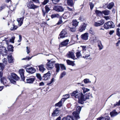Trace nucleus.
Returning a JSON list of instances; mask_svg holds the SVG:
<instances>
[{"label":"nucleus","instance_id":"nucleus-18","mask_svg":"<svg viewBox=\"0 0 120 120\" xmlns=\"http://www.w3.org/2000/svg\"><path fill=\"white\" fill-rule=\"evenodd\" d=\"M68 57V58H71L73 59L74 60V59L75 56L74 54V53L73 52L71 51L69 52L67 54Z\"/></svg>","mask_w":120,"mask_h":120},{"label":"nucleus","instance_id":"nucleus-63","mask_svg":"<svg viewBox=\"0 0 120 120\" xmlns=\"http://www.w3.org/2000/svg\"><path fill=\"white\" fill-rule=\"evenodd\" d=\"M44 85V83L43 82H42L39 83V86H42Z\"/></svg>","mask_w":120,"mask_h":120},{"label":"nucleus","instance_id":"nucleus-54","mask_svg":"<svg viewBox=\"0 0 120 120\" xmlns=\"http://www.w3.org/2000/svg\"><path fill=\"white\" fill-rule=\"evenodd\" d=\"M89 33L90 34L92 35H94L95 34L93 30H92V28L91 27L90 29V30L89 31Z\"/></svg>","mask_w":120,"mask_h":120},{"label":"nucleus","instance_id":"nucleus-61","mask_svg":"<svg viewBox=\"0 0 120 120\" xmlns=\"http://www.w3.org/2000/svg\"><path fill=\"white\" fill-rule=\"evenodd\" d=\"M26 52L27 54H28L30 52V50L29 48H28V47H26Z\"/></svg>","mask_w":120,"mask_h":120},{"label":"nucleus","instance_id":"nucleus-6","mask_svg":"<svg viewBox=\"0 0 120 120\" xmlns=\"http://www.w3.org/2000/svg\"><path fill=\"white\" fill-rule=\"evenodd\" d=\"M64 9L63 7L59 5L55 6L53 8V10L58 12H62L64 10Z\"/></svg>","mask_w":120,"mask_h":120},{"label":"nucleus","instance_id":"nucleus-26","mask_svg":"<svg viewBox=\"0 0 120 120\" xmlns=\"http://www.w3.org/2000/svg\"><path fill=\"white\" fill-rule=\"evenodd\" d=\"M66 61L67 64L68 65H71L73 66L75 65V64L73 61H71L69 60H67Z\"/></svg>","mask_w":120,"mask_h":120},{"label":"nucleus","instance_id":"nucleus-41","mask_svg":"<svg viewBox=\"0 0 120 120\" xmlns=\"http://www.w3.org/2000/svg\"><path fill=\"white\" fill-rule=\"evenodd\" d=\"M76 55L77 58H79L80 56H81L80 51H78L76 53Z\"/></svg>","mask_w":120,"mask_h":120},{"label":"nucleus","instance_id":"nucleus-48","mask_svg":"<svg viewBox=\"0 0 120 120\" xmlns=\"http://www.w3.org/2000/svg\"><path fill=\"white\" fill-rule=\"evenodd\" d=\"M33 57V56H32L31 57H30L29 56H26L25 58H23L22 59V60H30L32 57Z\"/></svg>","mask_w":120,"mask_h":120},{"label":"nucleus","instance_id":"nucleus-21","mask_svg":"<svg viewBox=\"0 0 120 120\" xmlns=\"http://www.w3.org/2000/svg\"><path fill=\"white\" fill-rule=\"evenodd\" d=\"M34 80L35 79L34 78H30L26 79V82L28 83H33V82L34 81Z\"/></svg>","mask_w":120,"mask_h":120},{"label":"nucleus","instance_id":"nucleus-34","mask_svg":"<svg viewBox=\"0 0 120 120\" xmlns=\"http://www.w3.org/2000/svg\"><path fill=\"white\" fill-rule=\"evenodd\" d=\"M67 3L69 6L72 7L73 5V0H67Z\"/></svg>","mask_w":120,"mask_h":120},{"label":"nucleus","instance_id":"nucleus-36","mask_svg":"<svg viewBox=\"0 0 120 120\" xmlns=\"http://www.w3.org/2000/svg\"><path fill=\"white\" fill-rule=\"evenodd\" d=\"M95 13L97 15H102V11H100L96 10Z\"/></svg>","mask_w":120,"mask_h":120},{"label":"nucleus","instance_id":"nucleus-64","mask_svg":"<svg viewBox=\"0 0 120 120\" xmlns=\"http://www.w3.org/2000/svg\"><path fill=\"white\" fill-rule=\"evenodd\" d=\"M104 18L106 20H107L109 19V17L108 16H104Z\"/></svg>","mask_w":120,"mask_h":120},{"label":"nucleus","instance_id":"nucleus-20","mask_svg":"<svg viewBox=\"0 0 120 120\" xmlns=\"http://www.w3.org/2000/svg\"><path fill=\"white\" fill-rule=\"evenodd\" d=\"M8 62L9 63H11L13 62L14 59L12 55H8Z\"/></svg>","mask_w":120,"mask_h":120},{"label":"nucleus","instance_id":"nucleus-60","mask_svg":"<svg viewBox=\"0 0 120 120\" xmlns=\"http://www.w3.org/2000/svg\"><path fill=\"white\" fill-rule=\"evenodd\" d=\"M20 76L21 80L24 81L25 79V77L24 76V75H20Z\"/></svg>","mask_w":120,"mask_h":120},{"label":"nucleus","instance_id":"nucleus-52","mask_svg":"<svg viewBox=\"0 0 120 120\" xmlns=\"http://www.w3.org/2000/svg\"><path fill=\"white\" fill-rule=\"evenodd\" d=\"M15 38V36H13L12 37L11 39H10V41L12 43H14V40Z\"/></svg>","mask_w":120,"mask_h":120},{"label":"nucleus","instance_id":"nucleus-57","mask_svg":"<svg viewBox=\"0 0 120 120\" xmlns=\"http://www.w3.org/2000/svg\"><path fill=\"white\" fill-rule=\"evenodd\" d=\"M54 78H52V79L51 81H50V82L47 83V85H48L51 84L54 81Z\"/></svg>","mask_w":120,"mask_h":120},{"label":"nucleus","instance_id":"nucleus-55","mask_svg":"<svg viewBox=\"0 0 120 120\" xmlns=\"http://www.w3.org/2000/svg\"><path fill=\"white\" fill-rule=\"evenodd\" d=\"M49 1V0H44L42 2V4L43 5H45L48 3Z\"/></svg>","mask_w":120,"mask_h":120},{"label":"nucleus","instance_id":"nucleus-2","mask_svg":"<svg viewBox=\"0 0 120 120\" xmlns=\"http://www.w3.org/2000/svg\"><path fill=\"white\" fill-rule=\"evenodd\" d=\"M71 96L76 98H77L78 99V102L80 103L79 101L81 99V96H82V93L79 92L78 91H74L71 94Z\"/></svg>","mask_w":120,"mask_h":120},{"label":"nucleus","instance_id":"nucleus-51","mask_svg":"<svg viewBox=\"0 0 120 120\" xmlns=\"http://www.w3.org/2000/svg\"><path fill=\"white\" fill-rule=\"evenodd\" d=\"M0 70L3 71L4 68V65L3 64L0 63Z\"/></svg>","mask_w":120,"mask_h":120},{"label":"nucleus","instance_id":"nucleus-59","mask_svg":"<svg viewBox=\"0 0 120 120\" xmlns=\"http://www.w3.org/2000/svg\"><path fill=\"white\" fill-rule=\"evenodd\" d=\"M2 61L4 63L6 64L7 63V59L5 58H4L3 59Z\"/></svg>","mask_w":120,"mask_h":120},{"label":"nucleus","instance_id":"nucleus-33","mask_svg":"<svg viewBox=\"0 0 120 120\" xmlns=\"http://www.w3.org/2000/svg\"><path fill=\"white\" fill-rule=\"evenodd\" d=\"M109 12L110 11L107 10H105L102 11V14H103L105 15H108L109 14Z\"/></svg>","mask_w":120,"mask_h":120},{"label":"nucleus","instance_id":"nucleus-12","mask_svg":"<svg viewBox=\"0 0 120 120\" xmlns=\"http://www.w3.org/2000/svg\"><path fill=\"white\" fill-rule=\"evenodd\" d=\"M45 11L43 9H42V10L43 13V15L44 17H45V14L48 13V12L50 10L49 8L48 7V5H46L45 6Z\"/></svg>","mask_w":120,"mask_h":120},{"label":"nucleus","instance_id":"nucleus-40","mask_svg":"<svg viewBox=\"0 0 120 120\" xmlns=\"http://www.w3.org/2000/svg\"><path fill=\"white\" fill-rule=\"evenodd\" d=\"M79 20L82 21H83L85 20L84 18L83 15H81L79 18Z\"/></svg>","mask_w":120,"mask_h":120},{"label":"nucleus","instance_id":"nucleus-29","mask_svg":"<svg viewBox=\"0 0 120 120\" xmlns=\"http://www.w3.org/2000/svg\"><path fill=\"white\" fill-rule=\"evenodd\" d=\"M14 47L13 45H8L7 47L8 51H11L13 52V51L14 50L13 49Z\"/></svg>","mask_w":120,"mask_h":120},{"label":"nucleus","instance_id":"nucleus-35","mask_svg":"<svg viewBox=\"0 0 120 120\" xmlns=\"http://www.w3.org/2000/svg\"><path fill=\"white\" fill-rule=\"evenodd\" d=\"M70 116H67L66 117H64L62 118L61 120H72Z\"/></svg>","mask_w":120,"mask_h":120},{"label":"nucleus","instance_id":"nucleus-32","mask_svg":"<svg viewBox=\"0 0 120 120\" xmlns=\"http://www.w3.org/2000/svg\"><path fill=\"white\" fill-rule=\"evenodd\" d=\"M51 16L52 19L56 18H59L60 17L59 14H52L51 15Z\"/></svg>","mask_w":120,"mask_h":120},{"label":"nucleus","instance_id":"nucleus-14","mask_svg":"<svg viewBox=\"0 0 120 120\" xmlns=\"http://www.w3.org/2000/svg\"><path fill=\"white\" fill-rule=\"evenodd\" d=\"M87 26V24L85 23H83V24L81 25V26L79 27V31L80 32H82L84 30Z\"/></svg>","mask_w":120,"mask_h":120},{"label":"nucleus","instance_id":"nucleus-15","mask_svg":"<svg viewBox=\"0 0 120 120\" xmlns=\"http://www.w3.org/2000/svg\"><path fill=\"white\" fill-rule=\"evenodd\" d=\"M88 33L86 32L81 35V37L82 39L86 40L88 39Z\"/></svg>","mask_w":120,"mask_h":120},{"label":"nucleus","instance_id":"nucleus-38","mask_svg":"<svg viewBox=\"0 0 120 120\" xmlns=\"http://www.w3.org/2000/svg\"><path fill=\"white\" fill-rule=\"evenodd\" d=\"M78 25V22L77 21L75 20H73L72 21V25L73 26H75V27L76 26Z\"/></svg>","mask_w":120,"mask_h":120},{"label":"nucleus","instance_id":"nucleus-47","mask_svg":"<svg viewBox=\"0 0 120 120\" xmlns=\"http://www.w3.org/2000/svg\"><path fill=\"white\" fill-rule=\"evenodd\" d=\"M84 83L86 84L91 83V81L89 80V79H85L84 80Z\"/></svg>","mask_w":120,"mask_h":120},{"label":"nucleus","instance_id":"nucleus-7","mask_svg":"<svg viewBox=\"0 0 120 120\" xmlns=\"http://www.w3.org/2000/svg\"><path fill=\"white\" fill-rule=\"evenodd\" d=\"M39 70L42 73H44V74L43 75H51V74L50 72L48 71L47 73H46L44 72L45 69L43 65H41L39 66Z\"/></svg>","mask_w":120,"mask_h":120},{"label":"nucleus","instance_id":"nucleus-8","mask_svg":"<svg viewBox=\"0 0 120 120\" xmlns=\"http://www.w3.org/2000/svg\"><path fill=\"white\" fill-rule=\"evenodd\" d=\"M72 114V116H70L71 118L73 120H77L78 119L80 118L79 114L77 112L75 111L73 112Z\"/></svg>","mask_w":120,"mask_h":120},{"label":"nucleus","instance_id":"nucleus-13","mask_svg":"<svg viewBox=\"0 0 120 120\" xmlns=\"http://www.w3.org/2000/svg\"><path fill=\"white\" fill-rule=\"evenodd\" d=\"M59 109L57 108L53 111L52 113V117L56 116L59 115Z\"/></svg>","mask_w":120,"mask_h":120},{"label":"nucleus","instance_id":"nucleus-9","mask_svg":"<svg viewBox=\"0 0 120 120\" xmlns=\"http://www.w3.org/2000/svg\"><path fill=\"white\" fill-rule=\"evenodd\" d=\"M67 34V32L64 30H63L59 35L58 38H65L67 36L66 35Z\"/></svg>","mask_w":120,"mask_h":120},{"label":"nucleus","instance_id":"nucleus-62","mask_svg":"<svg viewBox=\"0 0 120 120\" xmlns=\"http://www.w3.org/2000/svg\"><path fill=\"white\" fill-rule=\"evenodd\" d=\"M114 32V30H110L109 33V34L110 35H112Z\"/></svg>","mask_w":120,"mask_h":120},{"label":"nucleus","instance_id":"nucleus-5","mask_svg":"<svg viewBox=\"0 0 120 120\" xmlns=\"http://www.w3.org/2000/svg\"><path fill=\"white\" fill-rule=\"evenodd\" d=\"M47 61L48 62L47 63L46 65L48 68V69H52L54 67L53 64H54L56 62V61L55 60H48Z\"/></svg>","mask_w":120,"mask_h":120},{"label":"nucleus","instance_id":"nucleus-25","mask_svg":"<svg viewBox=\"0 0 120 120\" xmlns=\"http://www.w3.org/2000/svg\"><path fill=\"white\" fill-rule=\"evenodd\" d=\"M69 41V40L68 39H66L61 43V45L63 46H66L68 44V43Z\"/></svg>","mask_w":120,"mask_h":120},{"label":"nucleus","instance_id":"nucleus-28","mask_svg":"<svg viewBox=\"0 0 120 120\" xmlns=\"http://www.w3.org/2000/svg\"><path fill=\"white\" fill-rule=\"evenodd\" d=\"M24 18V16H23L22 17L20 18L19 19H18L17 20V21L18 22V23H19V22H20V26H21L22 24Z\"/></svg>","mask_w":120,"mask_h":120},{"label":"nucleus","instance_id":"nucleus-11","mask_svg":"<svg viewBox=\"0 0 120 120\" xmlns=\"http://www.w3.org/2000/svg\"><path fill=\"white\" fill-rule=\"evenodd\" d=\"M26 71L29 73L32 74L36 72V70L34 68L31 67L28 68H26Z\"/></svg>","mask_w":120,"mask_h":120},{"label":"nucleus","instance_id":"nucleus-22","mask_svg":"<svg viewBox=\"0 0 120 120\" xmlns=\"http://www.w3.org/2000/svg\"><path fill=\"white\" fill-rule=\"evenodd\" d=\"M7 52V50L6 47L2 46L0 47V53L2 54L3 53L6 52Z\"/></svg>","mask_w":120,"mask_h":120},{"label":"nucleus","instance_id":"nucleus-24","mask_svg":"<svg viewBox=\"0 0 120 120\" xmlns=\"http://www.w3.org/2000/svg\"><path fill=\"white\" fill-rule=\"evenodd\" d=\"M97 120H110V118L108 116H105L104 117L101 116L99 118H98Z\"/></svg>","mask_w":120,"mask_h":120},{"label":"nucleus","instance_id":"nucleus-30","mask_svg":"<svg viewBox=\"0 0 120 120\" xmlns=\"http://www.w3.org/2000/svg\"><path fill=\"white\" fill-rule=\"evenodd\" d=\"M118 114L117 112H116L115 110H113L110 113V115L112 117H113L116 116Z\"/></svg>","mask_w":120,"mask_h":120},{"label":"nucleus","instance_id":"nucleus-23","mask_svg":"<svg viewBox=\"0 0 120 120\" xmlns=\"http://www.w3.org/2000/svg\"><path fill=\"white\" fill-rule=\"evenodd\" d=\"M27 7L30 9H34L38 7V6L35 5L34 4H29L28 6L27 5Z\"/></svg>","mask_w":120,"mask_h":120},{"label":"nucleus","instance_id":"nucleus-42","mask_svg":"<svg viewBox=\"0 0 120 120\" xmlns=\"http://www.w3.org/2000/svg\"><path fill=\"white\" fill-rule=\"evenodd\" d=\"M60 67L62 70H66V69L65 66L63 64H60Z\"/></svg>","mask_w":120,"mask_h":120},{"label":"nucleus","instance_id":"nucleus-37","mask_svg":"<svg viewBox=\"0 0 120 120\" xmlns=\"http://www.w3.org/2000/svg\"><path fill=\"white\" fill-rule=\"evenodd\" d=\"M25 71L23 69H21L19 71V73L20 75H24Z\"/></svg>","mask_w":120,"mask_h":120},{"label":"nucleus","instance_id":"nucleus-4","mask_svg":"<svg viewBox=\"0 0 120 120\" xmlns=\"http://www.w3.org/2000/svg\"><path fill=\"white\" fill-rule=\"evenodd\" d=\"M104 27L106 29H108L115 27L114 23L112 22L109 21L104 24Z\"/></svg>","mask_w":120,"mask_h":120},{"label":"nucleus","instance_id":"nucleus-49","mask_svg":"<svg viewBox=\"0 0 120 120\" xmlns=\"http://www.w3.org/2000/svg\"><path fill=\"white\" fill-rule=\"evenodd\" d=\"M13 26V27L11 28V30H16L18 27V26H15V25H14Z\"/></svg>","mask_w":120,"mask_h":120},{"label":"nucleus","instance_id":"nucleus-17","mask_svg":"<svg viewBox=\"0 0 120 120\" xmlns=\"http://www.w3.org/2000/svg\"><path fill=\"white\" fill-rule=\"evenodd\" d=\"M64 102V98H62L58 103L55 104V106L60 107L62 106V103Z\"/></svg>","mask_w":120,"mask_h":120},{"label":"nucleus","instance_id":"nucleus-39","mask_svg":"<svg viewBox=\"0 0 120 120\" xmlns=\"http://www.w3.org/2000/svg\"><path fill=\"white\" fill-rule=\"evenodd\" d=\"M59 18L60 19L57 23V25L60 24H61L63 22V21L62 20V17L61 16H60Z\"/></svg>","mask_w":120,"mask_h":120},{"label":"nucleus","instance_id":"nucleus-50","mask_svg":"<svg viewBox=\"0 0 120 120\" xmlns=\"http://www.w3.org/2000/svg\"><path fill=\"white\" fill-rule=\"evenodd\" d=\"M63 96L65 97H66L65 98H64V101H65L67 99L69 98V97L70 96L69 94H66L65 95H64Z\"/></svg>","mask_w":120,"mask_h":120},{"label":"nucleus","instance_id":"nucleus-10","mask_svg":"<svg viewBox=\"0 0 120 120\" xmlns=\"http://www.w3.org/2000/svg\"><path fill=\"white\" fill-rule=\"evenodd\" d=\"M37 78L40 80H46L50 78V75H43L42 77L41 75H36Z\"/></svg>","mask_w":120,"mask_h":120},{"label":"nucleus","instance_id":"nucleus-44","mask_svg":"<svg viewBox=\"0 0 120 120\" xmlns=\"http://www.w3.org/2000/svg\"><path fill=\"white\" fill-rule=\"evenodd\" d=\"M60 0H51L52 3L54 4H56L58 3Z\"/></svg>","mask_w":120,"mask_h":120},{"label":"nucleus","instance_id":"nucleus-56","mask_svg":"<svg viewBox=\"0 0 120 120\" xmlns=\"http://www.w3.org/2000/svg\"><path fill=\"white\" fill-rule=\"evenodd\" d=\"M70 28L71 31L72 32H75L76 30L75 28L74 27H70Z\"/></svg>","mask_w":120,"mask_h":120},{"label":"nucleus","instance_id":"nucleus-19","mask_svg":"<svg viewBox=\"0 0 120 120\" xmlns=\"http://www.w3.org/2000/svg\"><path fill=\"white\" fill-rule=\"evenodd\" d=\"M55 66L56 69V75L57 73L59 72L60 70V64L58 63L55 64Z\"/></svg>","mask_w":120,"mask_h":120},{"label":"nucleus","instance_id":"nucleus-58","mask_svg":"<svg viewBox=\"0 0 120 120\" xmlns=\"http://www.w3.org/2000/svg\"><path fill=\"white\" fill-rule=\"evenodd\" d=\"M120 105V100L118 102H116V103H115L114 104V106L115 107L116 105L119 106Z\"/></svg>","mask_w":120,"mask_h":120},{"label":"nucleus","instance_id":"nucleus-46","mask_svg":"<svg viewBox=\"0 0 120 120\" xmlns=\"http://www.w3.org/2000/svg\"><path fill=\"white\" fill-rule=\"evenodd\" d=\"M89 5L90 6V9L91 10H92L94 7V4L92 2H90L89 3Z\"/></svg>","mask_w":120,"mask_h":120},{"label":"nucleus","instance_id":"nucleus-31","mask_svg":"<svg viewBox=\"0 0 120 120\" xmlns=\"http://www.w3.org/2000/svg\"><path fill=\"white\" fill-rule=\"evenodd\" d=\"M114 5V3L112 2L110 3L107 6V8L109 9H111Z\"/></svg>","mask_w":120,"mask_h":120},{"label":"nucleus","instance_id":"nucleus-3","mask_svg":"<svg viewBox=\"0 0 120 120\" xmlns=\"http://www.w3.org/2000/svg\"><path fill=\"white\" fill-rule=\"evenodd\" d=\"M8 78L11 82L14 84H15L16 83L14 80H18L20 79L18 75H8Z\"/></svg>","mask_w":120,"mask_h":120},{"label":"nucleus","instance_id":"nucleus-16","mask_svg":"<svg viewBox=\"0 0 120 120\" xmlns=\"http://www.w3.org/2000/svg\"><path fill=\"white\" fill-rule=\"evenodd\" d=\"M100 23L98 22H95L94 24V26L96 27H97L100 26L101 25L103 24L105 22V20H103L101 19L100 21Z\"/></svg>","mask_w":120,"mask_h":120},{"label":"nucleus","instance_id":"nucleus-45","mask_svg":"<svg viewBox=\"0 0 120 120\" xmlns=\"http://www.w3.org/2000/svg\"><path fill=\"white\" fill-rule=\"evenodd\" d=\"M120 29L119 28H117L116 29V34L119 37H120V31H119Z\"/></svg>","mask_w":120,"mask_h":120},{"label":"nucleus","instance_id":"nucleus-43","mask_svg":"<svg viewBox=\"0 0 120 120\" xmlns=\"http://www.w3.org/2000/svg\"><path fill=\"white\" fill-rule=\"evenodd\" d=\"M82 89L83 90V93L85 94L86 92H87L90 91V90L87 88H83Z\"/></svg>","mask_w":120,"mask_h":120},{"label":"nucleus","instance_id":"nucleus-1","mask_svg":"<svg viewBox=\"0 0 120 120\" xmlns=\"http://www.w3.org/2000/svg\"><path fill=\"white\" fill-rule=\"evenodd\" d=\"M92 97L91 94L89 93L83 95L82 93L81 99L79 101L80 103L82 104H83L84 103V101H85L87 99H90L92 98Z\"/></svg>","mask_w":120,"mask_h":120},{"label":"nucleus","instance_id":"nucleus-27","mask_svg":"<svg viewBox=\"0 0 120 120\" xmlns=\"http://www.w3.org/2000/svg\"><path fill=\"white\" fill-rule=\"evenodd\" d=\"M2 75H0L1 82L3 83H6L7 81L6 78L4 77H2Z\"/></svg>","mask_w":120,"mask_h":120},{"label":"nucleus","instance_id":"nucleus-53","mask_svg":"<svg viewBox=\"0 0 120 120\" xmlns=\"http://www.w3.org/2000/svg\"><path fill=\"white\" fill-rule=\"evenodd\" d=\"M81 109V106H78L76 108V111L78 112L79 113Z\"/></svg>","mask_w":120,"mask_h":120}]
</instances>
